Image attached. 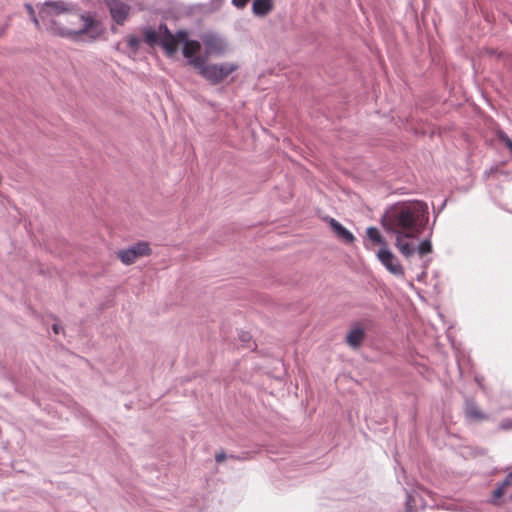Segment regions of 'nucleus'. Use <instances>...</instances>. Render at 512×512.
Wrapping results in <instances>:
<instances>
[{"mask_svg":"<svg viewBox=\"0 0 512 512\" xmlns=\"http://www.w3.org/2000/svg\"><path fill=\"white\" fill-rule=\"evenodd\" d=\"M406 238L405 234L396 235L395 246L403 256L408 258L414 254V248L405 241Z\"/></svg>","mask_w":512,"mask_h":512,"instance_id":"4468645a","label":"nucleus"},{"mask_svg":"<svg viewBox=\"0 0 512 512\" xmlns=\"http://www.w3.org/2000/svg\"><path fill=\"white\" fill-rule=\"evenodd\" d=\"M105 2L113 21L123 25L132 11L129 0H105Z\"/></svg>","mask_w":512,"mask_h":512,"instance_id":"0eeeda50","label":"nucleus"},{"mask_svg":"<svg viewBox=\"0 0 512 512\" xmlns=\"http://www.w3.org/2000/svg\"><path fill=\"white\" fill-rule=\"evenodd\" d=\"M365 332L360 327H354L346 336V342L353 348H358L363 342Z\"/></svg>","mask_w":512,"mask_h":512,"instance_id":"f8f14e48","label":"nucleus"},{"mask_svg":"<svg viewBox=\"0 0 512 512\" xmlns=\"http://www.w3.org/2000/svg\"><path fill=\"white\" fill-rule=\"evenodd\" d=\"M505 491H506V490H505V489H503V487L498 486V487L494 490V492H493V497H494V499H499V498H501V497L504 495Z\"/></svg>","mask_w":512,"mask_h":512,"instance_id":"412c9836","label":"nucleus"},{"mask_svg":"<svg viewBox=\"0 0 512 512\" xmlns=\"http://www.w3.org/2000/svg\"><path fill=\"white\" fill-rule=\"evenodd\" d=\"M201 42L205 46V61L210 56H219L227 51V44L222 37L215 33L201 35Z\"/></svg>","mask_w":512,"mask_h":512,"instance_id":"423d86ee","label":"nucleus"},{"mask_svg":"<svg viewBox=\"0 0 512 512\" xmlns=\"http://www.w3.org/2000/svg\"><path fill=\"white\" fill-rule=\"evenodd\" d=\"M427 214V205L420 201L398 202L389 207L381 218L387 232L416 237Z\"/></svg>","mask_w":512,"mask_h":512,"instance_id":"f03ea898","label":"nucleus"},{"mask_svg":"<svg viewBox=\"0 0 512 512\" xmlns=\"http://www.w3.org/2000/svg\"><path fill=\"white\" fill-rule=\"evenodd\" d=\"M159 30L160 44L169 57L173 56L177 52L178 45L188 38L187 31L179 30L173 34L165 24H161Z\"/></svg>","mask_w":512,"mask_h":512,"instance_id":"20e7f679","label":"nucleus"},{"mask_svg":"<svg viewBox=\"0 0 512 512\" xmlns=\"http://www.w3.org/2000/svg\"><path fill=\"white\" fill-rule=\"evenodd\" d=\"M274 9L273 0H254L252 3V12L255 16L265 17Z\"/></svg>","mask_w":512,"mask_h":512,"instance_id":"9b49d317","label":"nucleus"},{"mask_svg":"<svg viewBox=\"0 0 512 512\" xmlns=\"http://www.w3.org/2000/svg\"><path fill=\"white\" fill-rule=\"evenodd\" d=\"M126 42L132 52L136 53L140 46V39L134 35H127Z\"/></svg>","mask_w":512,"mask_h":512,"instance_id":"dca6fc26","label":"nucleus"},{"mask_svg":"<svg viewBox=\"0 0 512 512\" xmlns=\"http://www.w3.org/2000/svg\"><path fill=\"white\" fill-rule=\"evenodd\" d=\"M143 36H144V41L150 46H154V45L160 43V34H158L152 28H144Z\"/></svg>","mask_w":512,"mask_h":512,"instance_id":"2eb2a0df","label":"nucleus"},{"mask_svg":"<svg viewBox=\"0 0 512 512\" xmlns=\"http://www.w3.org/2000/svg\"><path fill=\"white\" fill-rule=\"evenodd\" d=\"M29 12L36 27L40 22L53 34L69 39H78L89 35L92 39L99 36L96 31L99 22L92 16L79 13L74 7L64 1H46L39 9V18L29 6Z\"/></svg>","mask_w":512,"mask_h":512,"instance_id":"f257e3e1","label":"nucleus"},{"mask_svg":"<svg viewBox=\"0 0 512 512\" xmlns=\"http://www.w3.org/2000/svg\"><path fill=\"white\" fill-rule=\"evenodd\" d=\"M432 251V245L430 241L425 240L421 242L418 246V253L420 256L426 255Z\"/></svg>","mask_w":512,"mask_h":512,"instance_id":"f3484780","label":"nucleus"},{"mask_svg":"<svg viewBox=\"0 0 512 512\" xmlns=\"http://www.w3.org/2000/svg\"><path fill=\"white\" fill-rule=\"evenodd\" d=\"M52 329H53L55 334H59L60 330H61V327L58 324H53Z\"/></svg>","mask_w":512,"mask_h":512,"instance_id":"b1692460","label":"nucleus"},{"mask_svg":"<svg viewBox=\"0 0 512 512\" xmlns=\"http://www.w3.org/2000/svg\"><path fill=\"white\" fill-rule=\"evenodd\" d=\"M151 248L147 242L140 241L127 249H122L117 252L118 259L125 265L135 263L139 258L149 256Z\"/></svg>","mask_w":512,"mask_h":512,"instance_id":"39448f33","label":"nucleus"},{"mask_svg":"<svg viewBox=\"0 0 512 512\" xmlns=\"http://www.w3.org/2000/svg\"><path fill=\"white\" fill-rule=\"evenodd\" d=\"M183 56L188 59L189 65L192 66V61L195 59H205L201 56H196V54L201 49V42L197 40H188V38L183 42Z\"/></svg>","mask_w":512,"mask_h":512,"instance_id":"1a4fd4ad","label":"nucleus"},{"mask_svg":"<svg viewBox=\"0 0 512 512\" xmlns=\"http://www.w3.org/2000/svg\"><path fill=\"white\" fill-rule=\"evenodd\" d=\"M468 415L474 419L481 420L484 419V415L481 411L477 410L476 408H470L468 410Z\"/></svg>","mask_w":512,"mask_h":512,"instance_id":"a211bd4d","label":"nucleus"},{"mask_svg":"<svg viewBox=\"0 0 512 512\" xmlns=\"http://www.w3.org/2000/svg\"><path fill=\"white\" fill-rule=\"evenodd\" d=\"M366 236L367 239L373 244V245H379L380 248L388 247V243L381 234L380 230L376 227H368L366 230Z\"/></svg>","mask_w":512,"mask_h":512,"instance_id":"ddd939ff","label":"nucleus"},{"mask_svg":"<svg viewBox=\"0 0 512 512\" xmlns=\"http://www.w3.org/2000/svg\"><path fill=\"white\" fill-rule=\"evenodd\" d=\"M501 141L505 143V145L509 148L512 153V139H510L507 135H500Z\"/></svg>","mask_w":512,"mask_h":512,"instance_id":"4be33fe9","label":"nucleus"},{"mask_svg":"<svg viewBox=\"0 0 512 512\" xmlns=\"http://www.w3.org/2000/svg\"><path fill=\"white\" fill-rule=\"evenodd\" d=\"M192 67L208 82L216 85L234 73L239 68V65L235 62L207 64L205 59H195L192 61Z\"/></svg>","mask_w":512,"mask_h":512,"instance_id":"7ed1b4c3","label":"nucleus"},{"mask_svg":"<svg viewBox=\"0 0 512 512\" xmlns=\"http://www.w3.org/2000/svg\"><path fill=\"white\" fill-rule=\"evenodd\" d=\"M248 2L249 0H232V4L238 9L245 8Z\"/></svg>","mask_w":512,"mask_h":512,"instance_id":"aec40b11","label":"nucleus"},{"mask_svg":"<svg viewBox=\"0 0 512 512\" xmlns=\"http://www.w3.org/2000/svg\"><path fill=\"white\" fill-rule=\"evenodd\" d=\"M227 458L226 454L224 452H219L215 455V460L217 463H221L225 461Z\"/></svg>","mask_w":512,"mask_h":512,"instance_id":"5701e85b","label":"nucleus"},{"mask_svg":"<svg viewBox=\"0 0 512 512\" xmlns=\"http://www.w3.org/2000/svg\"><path fill=\"white\" fill-rule=\"evenodd\" d=\"M499 486L503 487V489L505 490L512 486V472L505 477V479Z\"/></svg>","mask_w":512,"mask_h":512,"instance_id":"6ab92c4d","label":"nucleus"},{"mask_svg":"<svg viewBox=\"0 0 512 512\" xmlns=\"http://www.w3.org/2000/svg\"><path fill=\"white\" fill-rule=\"evenodd\" d=\"M377 258L381 264L393 275L403 277L405 270L397 257L391 252L389 247L380 248L377 252Z\"/></svg>","mask_w":512,"mask_h":512,"instance_id":"6e6552de","label":"nucleus"},{"mask_svg":"<svg viewBox=\"0 0 512 512\" xmlns=\"http://www.w3.org/2000/svg\"><path fill=\"white\" fill-rule=\"evenodd\" d=\"M328 223H329L331 229L333 230V232L336 234V236L339 239H341L342 241H344L345 243H348V244L354 242V240H355L354 235L349 230H347L344 226H342V224L339 223L336 219L330 218Z\"/></svg>","mask_w":512,"mask_h":512,"instance_id":"9d476101","label":"nucleus"}]
</instances>
